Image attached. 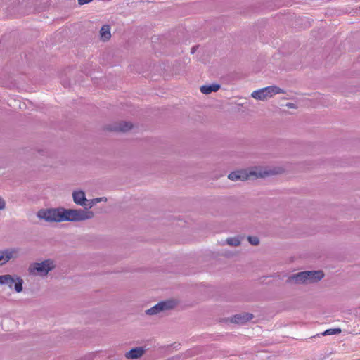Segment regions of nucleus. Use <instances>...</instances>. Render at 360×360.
<instances>
[{
  "label": "nucleus",
  "mask_w": 360,
  "mask_h": 360,
  "mask_svg": "<svg viewBox=\"0 0 360 360\" xmlns=\"http://www.w3.org/2000/svg\"><path fill=\"white\" fill-rule=\"evenodd\" d=\"M95 200H98V202L102 201L103 198H94Z\"/></svg>",
  "instance_id": "nucleus-22"
},
{
  "label": "nucleus",
  "mask_w": 360,
  "mask_h": 360,
  "mask_svg": "<svg viewBox=\"0 0 360 360\" xmlns=\"http://www.w3.org/2000/svg\"><path fill=\"white\" fill-rule=\"evenodd\" d=\"M287 106H288L290 108H292V103H288Z\"/></svg>",
  "instance_id": "nucleus-23"
},
{
  "label": "nucleus",
  "mask_w": 360,
  "mask_h": 360,
  "mask_svg": "<svg viewBox=\"0 0 360 360\" xmlns=\"http://www.w3.org/2000/svg\"><path fill=\"white\" fill-rule=\"evenodd\" d=\"M37 217L40 219H44L48 222L64 221V208L40 210L37 213Z\"/></svg>",
  "instance_id": "nucleus-5"
},
{
  "label": "nucleus",
  "mask_w": 360,
  "mask_h": 360,
  "mask_svg": "<svg viewBox=\"0 0 360 360\" xmlns=\"http://www.w3.org/2000/svg\"><path fill=\"white\" fill-rule=\"evenodd\" d=\"M6 207V202L5 200L0 197V210L5 209Z\"/></svg>",
  "instance_id": "nucleus-20"
},
{
  "label": "nucleus",
  "mask_w": 360,
  "mask_h": 360,
  "mask_svg": "<svg viewBox=\"0 0 360 360\" xmlns=\"http://www.w3.org/2000/svg\"><path fill=\"white\" fill-rule=\"evenodd\" d=\"M282 169L280 167H255L249 169L238 170L231 172L228 178L231 181H245L250 179L264 178L280 174Z\"/></svg>",
  "instance_id": "nucleus-1"
},
{
  "label": "nucleus",
  "mask_w": 360,
  "mask_h": 360,
  "mask_svg": "<svg viewBox=\"0 0 360 360\" xmlns=\"http://www.w3.org/2000/svg\"><path fill=\"white\" fill-rule=\"evenodd\" d=\"M56 266V262L51 259H45L41 262L32 263L28 267L30 275L45 277Z\"/></svg>",
  "instance_id": "nucleus-3"
},
{
  "label": "nucleus",
  "mask_w": 360,
  "mask_h": 360,
  "mask_svg": "<svg viewBox=\"0 0 360 360\" xmlns=\"http://www.w3.org/2000/svg\"><path fill=\"white\" fill-rule=\"evenodd\" d=\"M100 37L102 41H106L111 37L110 27L108 25H103L100 30Z\"/></svg>",
  "instance_id": "nucleus-14"
},
{
  "label": "nucleus",
  "mask_w": 360,
  "mask_h": 360,
  "mask_svg": "<svg viewBox=\"0 0 360 360\" xmlns=\"http://www.w3.org/2000/svg\"><path fill=\"white\" fill-rule=\"evenodd\" d=\"M283 92L284 91L282 89L276 86H269L254 91L251 94V96L257 100L264 101L276 94Z\"/></svg>",
  "instance_id": "nucleus-6"
},
{
  "label": "nucleus",
  "mask_w": 360,
  "mask_h": 360,
  "mask_svg": "<svg viewBox=\"0 0 360 360\" xmlns=\"http://www.w3.org/2000/svg\"><path fill=\"white\" fill-rule=\"evenodd\" d=\"M253 318V315L249 313L236 314L231 319V321L236 323H243Z\"/></svg>",
  "instance_id": "nucleus-12"
},
{
  "label": "nucleus",
  "mask_w": 360,
  "mask_h": 360,
  "mask_svg": "<svg viewBox=\"0 0 360 360\" xmlns=\"http://www.w3.org/2000/svg\"><path fill=\"white\" fill-rule=\"evenodd\" d=\"M174 306V302L173 301H164L160 302L150 308L149 309L146 311V313L148 315H155L160 311L172 309Z\"/></svg>",
  "instance_id": "nucleus-9"
},
{
  "label": "nucleus",
  "mask_w": 360,
  "mask_h": 360,
  "mask_svg": "<svg viewBox=\"0 0 360 360\" xmlns=\"http://www.w3.org/2000/svg\"><path fill=\"white\" fill-rule=\"evenodd\" d=\"M248 241L251 245H257L259 243V238L256 236H249Z\"/></svg>",
  "instance_id": "nucleus-18"
},
{
  "label": "nucleus",
  "mask_w": 360,
  "mask_h": 360,
  "mask_svg": "<svg viewBox=\"0 0 360 360\" xmlns=\"http://www.w3.org/2000/svg\"><path fill=\"white\" fill-rule=\"evenodd\" d=\"M226 243L231 246H238L240 244V240L238 237H232L227 238Z\"/></svg>",
  "instance_id": "nucleus-16"
},
{
  "label": "nucleus",
  "mask_w": 360,
  "mask_h": 360,
  "mask_svg": "<svg viewBox=\"0 0 360 360\" xmlns=\"http://www.w3.org/2000/svg\"><path fill=\"white\" fill-rule=\"evenodd\" d=\"M19 248H11L0 250V266L7 263L12 259H16L19 256Z\"/></svg>",
  "instance_id": "nucleus-8"
},
{
  "label": "nucleus",
  "mask_w": 360,
  "mask_h": 360,
  "mask_svg": "<svg viewBox=\"0 0 360 360\" xmlns=\"http://www.w3.org/2000/svg\"><path fill=\"white\" fill-rule=\"evenodd\" d=\"M341 333L340 328H330L321 333V335H337Z\"/></svg>",
  "instance_id": "nucleus-17"
},
{
  "label": "nucleus",
  "mask_w": 360,
  "mask_h": 360,
  "mask_svg": "<svg viewBox=\"0 0 360 360\" xmlns=\"http://www.w3.org/2000/svg\"><path fill=\"white\" fill-rule=\"evenodd\" d=\"M132 127V124L130 122H123L116 126L114 129L115 131L125 132L131 129Z\"/></svg>",
  "instance_id": "nucleus-15"
},
{
  "label": "nucleus",
  "mask_w": 360,
  "mask_h": 360,
  "mask_svg": "<svg viewBox=\"0 0 360 360\" xmlns=\"http://www.w3.org/2000/svg\"><path fill=\"white\" fill-rule=\"evenodd\" d=\"M323 276L322 271H302L290 276L288 281L295 284H309L319 281Z\"/></svg>",
  "instance_id": "nucleus-2"
},
{
  "label": "nucleus",
  "mask_w": 360,
  "mask_h": 360,
  "mask_svg": "<svg viewBox=\"0 0 360 360\" xmlns=\"http://www.w3.org/2000/svg\"><path fill=\"white\" fill-rule=\"evenodd\" d=\"M94 212L87 209L64 208V221H82L94 217Z\"/></svg>",
  "instance_id": "nucleus-4"
},
{
  "label": "nucleus",
  "mask_w": 360,
  "mask_h": 360,
  "mask_svg": "<svg viewBox=\"0 0 360 360\" xmlns=\"http://www.w3.org/2000/svg\"><path fill=\"white\" fill-rule=\"evenodd\" d=\"M23 280L17 276H12L10 274L1 275L0 276V285H6L10 289L14 287L15 290L17 292L22 291Z\"/></svg>",
  "instance_id": "nucleus-7"
},
{
  "label": "nucleus",
  "mask_w": 360,
  "mask_h": 360,
  "mask_svg": "<svg viewBox=\"0 0 360 360\" xmlns=\"http://www.w3.org/2000/svg\"><path fill=\"white\" fill-rule=\"evenodd\" d=\"M195 52V48H192L191 53H193Z\"/></svg>",
  "instance_id": "nucleus-24"
},
{
  "label": "nucleus",
  "mask_w": 360,
  "mask_h": 360,
  "mask_svg": "<svg viewBox=\"0 0 360 360\" xmlns=\"http://www.w3.org/2000/svg\"><path fill=\"white\" fill-rule=\"evenodd\" d=\"M97 202H98V200H95V199L88 200V199H87L86 205V206H84V207H85L91 208V207H92L94 205H96Z\"/></svg>",
  "instance_id": "nucleus-19"
},
{
  "label": "nucleus",
  "mask_w": 360,
  "mask_h": 360,
  "mask_svg": "<svg viewBox=\"0 0 360 360\" xmlns=\"http://www.w3.org/2000/svg\"><path fill=\"white\" fill-rule=\"evenodd\" d=\"M77 1H78V4L79 5H84V4H86L88 3H90L93 0H77Z\"/></svg>",
  "instance_id": "nucleus-21"
},
{
  "label": "nucleus",
  "mask_w": 360,
  "mask_h": 360,
  "mask_svg": "<svg viewBox=\"0 0 360 360\" xmlns=\"http://www.w3.org/2000/svg\"><path fill=\"white\" fill-rule=\"evenodd\" d=\"M72 199L75 204L79 206H86L87 199L85 193L82 190H77L72 192Z\"/></svg>",
  "instance_id": "nucleus-10"
},
{
  "label": "nucleus",
  "mask_w": 360,
  "mask_h": 360,
  "mask_svg": "<svg viewBox=\"0 0 360 360\" xmlns=\"http://www.w3.org/2000/svg\"><path fill=\"white\" fill-rule=\"evenodd\" d=\"M145 352L146 349L142 347H135L126 352L125 357L129 359H136L142 356Z\"/></svg>",
  "instance_id": "nucleus-11"
},
{
  "label": "nucleus",
  "mask_w": 360,
  "mask_h": 360,
  "mask_svg": "<svg viewBox=\"0 0 360 360\" xmlns=\"http://www.w3.org/2000/svg\"><path fill=\"white\" fill-rule=\"evenodd\" d=\"M220 89V85L212 84L210 85H203L200 87V91L204 94H209L212 92H216Z\"/></svg>",
  "instance_id": "nucleus-13"
}]
</instances>
